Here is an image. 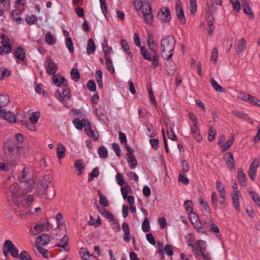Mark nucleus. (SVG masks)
Returning <instances> with one entry per match:
<instances>
[{"label": "nucleus", "instance_id": "1", "mask_svg": "<svg viewBox=\"0 0 260 260\" xmlns=\"http://www.w3.org/2000/svg\"><path fill=\"white\" fill-rule=\"evenodd\" d=\"M19 182H14L9 188L11 192L14 205L20 208H27L32 203L34 198L31 195L24 196L32 190L35 180L30 176V168L25 166L18 176Z\"/></svg>", "mask_w": 260, "mask_h": 260}, {"label": "nucleus", "instance_id": "2", "mask_svg": "<svg viewBox=\"0 0 260 260\" xmlns=\"http://www.w3.org/2000/svg\"><path fill=\"white\" fill-rule=\"evenodd\" d=\"M15 140H8L3 144V150L6 160L10 165L15 167L20 156H24V149L21 145L24 137L21 134L15 136Z\"/></svg>", "mask_w": 260, "mask_h": 260}, {"label": "nucleus", "instance_id": "3", "mask_svg": "<svg viewBox=\"0 0 260 260\" xmlns=\"http://www.w3.org/2000/svg\"><path fill=\"white\" fill-rule=\"evenodd\" d=\"M222 5L221 0H209L206 2L205 6L206 19L209 27L208 34L209 36H212L213 30L215 29L214 22L215 18L213 17V14L217 12L218 6Z\"/></svg>", "mask_w": 260, "mask_h": 260}, {"label": "nucleus", "instance_id": "4", "mask_svg": "<svg viewBox=\"0 0 260 260\" xmlns=\"http://www.w3.org/2000/svg\"><path fill=\"white\" fill-rule=\"evenodd\" d=\"M51 181L50 175H45L40 179L38 182V187L36 192L40 196L51 199L54 197L55 192L53 187L49 185Z\"/></svg>", "mask_w": 260, "mask_h": 260}, {"label": "nucleus", "instance_id": "5", "mask_svg": "<svg viewBox=\"0 0 260 260\" xmlns=\"http://www.w3.org/2000/svg\"><path fill=\"white\" fill-rule=\"evenodd\" d=\"M176 44L175 39L171 36H168L163 38L160 43L161 55L167 59H171Z\"/></svg>", "mask_w": 260, "mask_h": 260}, {"label": "nucleus", "instance_id": "6", "mask_svg": "<svg viewBox=\"0 0 260 260\" xmlns=\"http://www.w3.org/2000/svg\"><path fill=\"white\" fill-rule=\"evenodd\" d=\"M52 78L53 83L56 86L60 87L61 85H62L60 89H57L55 91V96L59 101L63 103L65 92V86L63 85L64 78L63 76H60L58 74H54Z\"/></svg>", "mask_w": 260, "mask_h": 260}, {"label": "nucleus", "instance_id": "7", "mask_svg": "<svg viewBox=\"0 0 260 260\" xmlns=\"http://www.w3.org/2000/svg\"><path fill=\"white\" fill-rule=\"evenodd\" d=\"M148 45L149 47V48L151 49V50L152 51V56H153V60L152 62L151 63V66L154 67V68H156V67L158 66L159 63L158 61V59L159 57L157 53V44L153 41L152 39H151V35H148Z\"/></svg>", "mask_w": 260, "mask_h": 260}, {"label": "nucleus", "instance_id": "8", "mask_svg": "<svg viewBox=\"0 0 260 260\" xmlns=\"http://www.w3.org/2000/svg\"><path fill=\"white\" fill-rule=\"evenodd\" d=\"M157 17L161 22H170L172 17L168 7H162L157 13Z\"/></svg>", "mask_w": 260, "mask_h": 260}, {"label": "nucleus", "instance_id": "9", "mask_svg": "<svg viewBox=\"0 0 260 260\" xmlns=\"http://www.w3.org/2000/svg\"><path fill=\"white\" fill-rule=\"evenodd\" d=\"M1 39L2 45L0 47V53L4 54L10 53L12 49L11 46L10 45V39L5 35L1 36Z\"/></svg>", "mask_w": 260, "mask_h": 260}, {"label": "nucleus", "instance_id": "10", "mask_svg": "<svg viewBox=\"0 0 260 260\" xmlns=\"http://www.w3.org/2000/svg\"><path fill=\"white\" fill-rule=\"evenodd\" d=\"M176 14L179 21L184 24L186 22V19L184 16V11L182 6V3L180 0H178L176 2Z\"/></svg>", "mask_w": 260, "mask_h": 260}, {"label": "nucleus", "instance_id": "11", "mask_svg": "<svg viewBox=\"0 0 260 260\" xmlns=\"http://www.w3.org/2000/svg\"><path fill=\"white\" fill-rule=\"evenodd\" d=\"M4 247H7L12 256L15 258L19 257V251L11 241L6 240L4 242Z\"/></svg>", "mask_w": 260, "mask_h": 260}, {"label": "nucleus", "instance_id": "12", "mask_svg": "<svg viewBox=\"0 0 260 260\" xmlns=\"http://www.w3.org/2000/svg\"><path fill=\"white\" fill-rule=\"evenodd\" d=\"M206 242L203 240H198L197 242V246H195L193 249V253L196 256H201V254L206 251Z\"/></svg>", "mask_w": 260, "mask_h": 260}, {"label": "nucleus", "instance_id": "13", "mask_svg": "<svg viewBox=\"0 0 260 260\" xmlns=\"http://www.w3.org/2000/svg\"><path fill=\"white\" fill-rule=\"evenodd\" d=\"M144 17L145 22L149 25H150L153 22V15L151 12V7L149 6L148 8L144 7L141 8Z\"/></svg>", "mask_w": 260, "mask_h": 260}, {"label": "nucleus", "instance_id": "14", "mask_svg": "<svg viewBox=\"0 0 260 260\" xmlns=\"http://www.w3.org/2000/svg\"><path fill=\"white\" fill-rule=\"evenodd\" d=\"M0 116L9 123L16 122V118L14 113L10 111L7 112L5 110L0 111Z\"/></svg>", "mask_w": 260, "mask_h": 260}, {"label": "nucleus", "instance_id": "15", "mask_svg": "<svg viewBox=\"0 0 260 260\" xmlns=\"http://www.w3.org/2000/svg\"><path fill=\"white\" fill-rule=\"evenodd\" d=\"M47 66H46V71L47 73L50 75L55 74L57 69V64L53 61V60L48 57L46 60Z\"/></svg>", "mask_w": 260, "mask_h": 260}, {"label": "nucleus", "instance_id": "16", "mask_svg": "<svg viewBox=\"0 0 260 260\" xmlns=\"http://www.w3.org/2000/svg\"><path fill=\"white\" fill-rule=\"evenodd\" d=\"M152 0H135L134 4L135 8L137 10H141V8L144 7L148 8L149 6H151L150 3Z\"/></svg>", "mask_w": 260, "mask_h": 260}, {"label": "nucleus", "instance_id": "17", "mask_svg": "<svg viewBox=\"0 0 260 260\" xmlns=\"http://www.w3.org/2000/svg\"><path fill=\"white\" fill-rule=\"evenodd\" d=\"M244 4H242V6L244 13L248 16L249 19H252L254 18V15L250 8L249 3L248 2H246L245 0L244 1Z\"/></svg>", "mask_w": 260, "mask_h": 260}, {"label": "nucleus", "instance_id": "18", "mask_svg": "<svg viewBox=\"0 0 260 260\" xmlns=\"http://www.w3.org/2000/svg\"><path fill=\"white\" fill-rule=\"evenodd\" d=\"M79 254L82 260H92V258L95 257L93 254L89 253L86 248L82 247L80 248Z\"/></svg>", "mask_w": 260, "mask_h": 260}, {"label": "nucleus", "instance_id": "19", "mask_svg": "<svg viewBox=\"0 0 260 260\" xmlns=\"http://www.w3.org/2000/svg\"><path fill=\"white\" fill-rule=\"evenodd\" d=\"M238 179L241 186L243 187L247 186V178L241 168L239 169L238 171Z\"/></svg>", "mask_w": 260, "mask_h": 260}, {"label": "nucleus", "instance_id": "20", "mask_svg": "<svg viewBox=\"0 0 260 260\" xmlns=\"http://www.w3.org/2000/svg\"><path fill=\"white\" fill-rule=\"evenodd\" d=\"M50 241V237L47 234H42L37 238V243L38 245H46Z\"/></svg>", "mask_w": 260, "mask_h": 260}, {"label": "nucleus", "instance_id": "21", "mask_svg": "<svg viewBox=\"0 0 260 260\" xmlns=\"http://www.w3.org/2000/svg\"><path fill=\"white\" fill-rule=\"evenodd\" d=\"M176 70V65L170 59H167L166 62V70L169 75H172L174 74Z\"/></svg>", "mask_w": 260, "mask_h": 260}, {"label": "nucleus", "instance_id": "22", "mask_svg": "<svg viewBox=\"0 0 260 260\" xmlns=\"http://www.w3.org/2000/svg\"><path fill=\"white\" fill-rule=\"evenodd\" d=\"M239 191L238 190H234V193L232 195L233 204L236 210L238 211H240L239 205Z\"/></svg>", "mask_w": 260, "mask_h": 260}, {"label": "nucleus", "instance_id": "23", "mask_svg": "<svg viewBox=\"0 0 260 260\" xmlns=\"http://www.w3.org/2000/svg\"><path fill=\"white\" fill-rule=\"evenodd\" d=\"M246 42L244 38L239 40L238 44L236 48V51L238 54H242L246 49Z\"/></svg>", "mask_w": 260, "mask_h": 260}, {"label": "nucleus", "instance_id": "24", "mask_svg": "<svg viewBox=\"0 0 260 260\" xmlns=\"http://www.w3.org/2000/svg\"><path fill=\"white\" fill-rule=\"evenodd\" d=\"M10 7V0H0V16L3 15L4 11L9 10Z\"/></svg>", "mask_w": 260, "mask_h": 260}, {"label": "nucleus", "instance_id": "25", "mask_svg": "<svg viewBox=\"0 0 260 260\" xmlns=\"http://www.w3.org/2000/svg\"><path fill=\"white\" fill-rule=\"evenodd\" d=\"M14 55L17 59L21 61H23L25 58V52L24 49L21 47H18L16 48Z\"/></svg>", "mask_w": 260, "mask_h": 260}, {"label": "nucleus", "instance_id": "26", "mask_svg": "<svg viewBox=\"0 0 260 260\" xmlns=\"http://www.w3.org/2000/svg\"><path fill=\"white\" fill-rule=\"evenodd\" d=\"M10 102V98L8 95H0V111L3 110L2 108L6 107Z\"/></svg>", "mask_w": 260, "mask_h": 260}, {"label": "nucleus", "instance_id": "27", "mask_svg": "<svg viewBox=\"0 0 260 260\" xmlns=\"http://www.w3.org/2000/svg\"><path fill=\"white\" fill-rule=\"evenodd\" d=\"M84 131L87 135L90 137L92 138L94 141H96L98 139V136L96 135L93 129H91L90 124H85Z\"/></svg>", "mask_w": 260, "mask_h": 260}, {"label": "nucleus", "instance_id": "28", "mask_svg": "<svg viewBox=\"0 0 260 260\" xmlns=\"http://www.w3.org/2000/svg\"><path fill=\"white\" fill-rule=\"evenodd\" d=\"M192 223L194 228L199 232L203 234H206L207 231L206 230V227L203 225V224H202L199 219L196 220V221Z\"/></svg>", "mask_w": 260, "mask_h": 260}, {"label": "nucleus", "instance_id": "29", "mask_svg": "<svg viewBox=\"0 0 260 260\" xmlns=\"http://www.w3.org/2000/svg\"><path fill=\"white\" fill-rule=\"evenodd\" d=\"M95 50V45L92 39H89L87 42V53L88 55L93 54Z\"/></svg>", "mask_w": 260, "mask_h": 260}, {"label": "nucleus", "instance_id": "30", "mask_svg": "<svg viewBox=\"0 0 260 260\" xmlns=\"http://www.w3.org/2000/svg\"><path fill=\"white\" fill-rule=\"evenodd\" d=\"M45 42L50 45H53L56 43V39L51 32H47L45 38Z\"/></svg>", "mask_w": 260, "mask_h": 260}, {"label": "nucleus", "instance_id": "31", "mask_svg": "<svg viewBox=\"0 0 260 260\" xmlns=\"http://www.w3.org/2000/svg\"><path fill=\"white\" fill-rule=\"evenodd\" d=\"M141 53L142 55L143 56V58L146 60H148L149 61H151V63L152 62L153 60V56L152 54L151 55L150 53H149L147 52V49L144 47L142 46L141 47Z\"/></svg>", "mask_w": 260, "mask_h": 260}, {"label": "nucleus", "instance_id": "32", "mask_svg": "<svg viewBox=\"0 0 260 260\" xmlns=\"http://www.w3.org/2000/svg\"><path fill=\"white\" fill-rule=\"evenodd\" d=\"M98 193L100 198V204L104 207H108L109 206V202L106 197L102 193L100 190L98 191Z\"/></svg>", "mask_w": 260, "mask_h": 260}, {"label": "nucleus", "instance_id": "33", "mask_svg": "<svg viewBox=\"0 0 260 260\" xmlns=\"http://www.w3.org/2000/svg\"><path fill=\"white\" fill-rule=\"evenodd\" d=\"M210 83L213 88L217 91L221 92H224L225 91V89L220 86L213 78L210 79Z\"/></svg>", "mask_w": 260, "mask_h": 260}, {"label": "nucleus", "instance_id": "34", "mask_svg": "<svg viewBox=\"0 0 260 260\" xmlns=\"http://www.w3.org/2000/svg\"><path fill=\"white\" fill-rule=\"evenodd\" d=\"M55 220L57 222V228L61 229L63 226L64 222L63 220V215L60 213H58L55 217Z\"/></svg>", "mask_w": 260, "mask_h": 260}, {"label": "nucleus", "instance_id": "35", "mask_svg": "<svg viewBox=\"0 0 260 260\" xmlns=\"http://www.w3.org/2000/svg\"><path fill=\"white\" fill-rule=\"evenodd\" d=\"M65 154V148L64 146L60 143H58L57 148V154L58 159H60L64 157Z\"/></svg>", "mask_w": 260, "mask_h": 260}, {"label": "nucleus", "instance_id": "36", "mask_svg": "<svg viewBox=\"0 0 260 260\" xmlns=\"http://www.w3.org/2000/svg\"><path fill=\"white\" fill-rule=\"evenodd\" d=\"M126 155L128 156L127 161L130 165L131 169H134L137 165V161L134 155H129L127 153Z\"/></svg>", "mask_w": 260, "mask_h": 260}, {"label": "nucleus", "instance_id": "37", "mask_svg": "<svg viewBox=\"0 0 260 260\" xmlns=\"http://www.w3.org/2000/svg\"><path fill=\"white\" fill-rule=\"evenodd\" d=\"M232 113L234 115L237 116L238 117L241 119L247 121H249L250 119V118L249 117L248 115L247 114L241 113L237 110L233 111Z\"/></svg>", "mask_w": 260, "mask_h": 260}, {"label": "nucleus", "instance_id": "38", "mask_svg": "<svg viewBox=\"0 0 260 260\" xmlns=\"http://www.w3.org/2000/svg\"><path fill=\"white\" fill-rule=\"evenodd\" d=\"M75 166L78 170V173H77L78 175L81 174L83 172L85 169V166L83 165L82 160H77L75 162Z\"/></svg>", "mask_w": 260, "mask_h": 260}, {"label": "nucleus", "instance_id": "39", "mask_svg": "<svg viewBox=\"0 0 260 260\" xmlns=\"http://www.w3.org/2000/svg\"><path fill=\"white\" fill-rule=\"evenodd\" d=\"M11 17L16 21L17 24H21L23 22V19L19 16V13L16 10H13L11 14Z\"/></svg>", "mask_w": 260, "mask_h": 260}, {"label": "nucleus", "instance_id": "40", "mask_svg": "<svg viewBox=\"0 0 260 260\" xmlns=\"http://www.w3.org/2000/svg\"><path fill=\"white\" fill-rule=\"evenodd\" d=\"M101 214L102 215H103L104 217L110 219L111 221H112L114 224H117L119 225L117 220H115L114 215H113V214L111 213V212L107 211L106 209H105V212H102L101 213Z\"/></svg>", "mask_w": 260, "mask_h": 260}, {"label": "nucleus", "instance_id": "41", "mask_svg": "<svg viewBox=\"0 0 260 260\" xmlns=\"http://www.w3.org/2000/svg\"><path fill=\"white\" fill-rule=\"evenodd\" d=\"M71 78L75 81L77 82L79 80L80 75L77 69H72L71 72Z\"/></svg>", "mask_w": 260, "mask_h": 260}, {"label": "nucleus", "instance_id": "42", "mask_svg": "<svg viewBox=\"0 0 260 260\" xmlns=\"http://www.w3.org/2000/svg\"><path fill=\"white\" fill-rule=\"evenodd\" d=\"M234 137L233 135H231L229 140L227 141L224 144L221 145V147L223 151H225L228 149L233 144L234 141Z\"/></svg>", "mask_w": 260, "mask_h": 260}, {"label": "nucleus", "instance_id": "43", "mask_svg": "<svg viewBox=\"0 0 260 260\" xmlns=\"http://www.w3.org/2000/svg\"><path fill=\"white\" fill-rule=\"evenodd\" d=\"M40 116V114L39 112H32L29 116V122H31L32 123H37L38 121Z\"/></svg>", "mask_w": 260, "mask_h": 260}, {"label": "nucleus", "instance_id": "44", "mask_svg": "<svg viewBox=\"0 0 260 260\" xmlns=\"http://www.w3.org/2000/svg\"><path fill=\"white\" fill-rule=\"evenodd\" d=\"M36 248L38 251L45 258H48L50 254L49 251L47 249H45L42 246L39 245H37Z\"/></svg>", "mask_w": 260, "mask_h": 260}, {"label": "nucleus", "instance_id": "45", "mask_svg": "<svg viewBox=\"0 0 260 260\" xmlns=\"http://www.w3.org/2000/svg\"><path fill=\"white\" fill-rule=\"evenodd\" d=\"M66 47L68 49L71 53L74 52V47L72 39L70 37L66 38Z\"/></svg>", "mask_w": 260, "mask_h": 260}, {"label": "nucleus", "instance_id": "46", "mask_svg": "<svg viewBox=\"0 0 260 260\" xmlns=\"http://www.w3.org/2000/svg\"><path fill=\"white\" fill-rule=\"evenodd\" d=\"M249 194L251 195V198L255 204L260 207V197L258 194L254 191H250Z\"/></svg>", "mask_w": 260, "mask_h": 260}, {"label": "nucleus", "instance_id": "47", "mask_svg": "<svg viewBox=\"0 0 260 260\" xmlns=\"http://www.w3.org/2000/svg\"><path fill=\"white\" fill-rule=\"evenodd\" d=\"M102 47L104 56L105 57H107V56L109 55L111 51H112V49L111 47L108 46L106 40H105V43L102 44Z\"/></svg>", "mask_w": 260, "mask_h": 260}, {"label": "nucleus", "instance_id": "48", "mask_svg": "<svg viewBox=\"0 0 260 260\" xmlns=\"http://www.w3.org/2000/svg\"><path fill=\"white\" fill-rule=\"evenodd\" d=\"M98 152L102 158H106L108 156V151L104 146H101L98 149Z\"/></svg>", "mask_w": 260, "mask_h": 260}, {"label": "nucleus", "instance_id": "49", "mask_svg": "<svg viewBox=\"0 0 260 260\" xmlns=\"http://www.w3.org/2000/svg\"><path fill=\"white\" fill-rule=\"evenodd\" d=\"M11 74L10 72L5 68H0V80H3L5 77H8Z\"/></svg>", "mask_w": 260, "mask_h": 260}, {"label": "nucleus", "instance_id": "50", "mask_svg": "<svg viewBox=\"0 0 260 260\" xmlns=\"http://www.w3.org/2000/svg\"><path fill=\"white\" fill-rule=\"evenodd\" d=\"M215 134H216L215 129H214L213 126H210L209 127V131H208V141L210 142L213 141L215 138Z\"/></svg>", "mask_w": 260, "mask_h": 260}, {"label": "nucleus", "instance_id": "51", "mask_svg": "<svg viewBox=\"0 0 260 260\" xmlns=\"http://www.w3.org/2000/svg\"><path fill=\"white\" fill-rule=\"evenodd\" d=\"M121 45L125 52H126L128 55L132 56V53L129 51V45L125 40L122 39L121 40Z\"/></svg>", "mask_w": 260, "mask_h": 260}, {"label": "nucleus", "instance_id": "52", "mask_svg": "<svg viewBox=\"0 0 260 260\" xmlns=\"http://www.w3.org/2000/svg\"><path fill=\"white\" fill-rule=\"evenodd\" d=\"M182 170L180 173L182 174H185L189 171V165L188 162L185 160H183L181 162Z\"/></svg>", "mask_w": 260, "mask_h": 260}, {"label": "nucleus", "instance_id": "53", "mask_svg": "<svg viewBox=\"0 0 260 260\" xmlns=\"http://www.w3.org/2000/svg\"><path fill=\"white\" fill-rule=\"evenodd\" d=\"M189 5L190 13L192 15H195L197 7L196 0H189Z\"/></svg>", "mask_w": 260, "mask_h": 260}, {"label": "nucleus", "instance_id": "54", "mask_svg": "<svg viewBox=\"0 0 260 260\" xmlns=\"http://www.w3.org/2000/svg\"><path fill=\"white\" fill-rule=\"evenodd\" d=\"M20 260H32L29 254L26 251L23 250L18 257Z\"/></svg>", "mask_w": 260, "mask_h": 260}, {"label": "nucleus", "instance_id": "55", "mask_svg": "<svg viewBox=\"0 0 260 260\" xmlns=\"http://www.w3.org/2000/svg\"><path fill=\"white\" fill-rule=\"evenodd\" d=\"M73 123L76 128L78 129H82L83 126L85 127L86 123H83V122H81V121L79 119H75L73 121Z\"/></svg>", "mask_w": 260, "mask_h": 260}, {"label": "nucleus", "instance_id": "56", "mask_svg": "<svg viewBox=\"0 0 260 260\" xmlns=\"http://www.w3.org/2000/svg\"><path fill=\"white\" fill-rule=\"evenodd\" d=\"M257 169H255V167H250L249 171H248V175L250 178V179L254 181L255 179V176L256 174Z\"/></svg>", "mask_w": 260, "mask_h": 260}, {"label": "nucleus", "instance_id": "57", "mask_svg": "<svg viewBox=\"0 0 260 260\" xmlns=\"http://www.w3.org/2000/svg\"><path fill=\"white\" fill-rule=\"evenodd\" d=\"M142 230L144 232H148L150 231V226L148 218L146 217L142 223Z\"/></svg>", "mask_w": 260, "mask_h": 260}, {"label": "nucleus", "instance_id": "58", "mask_svg": "<svg viewBox=\"0 0 260 260\" xmlns=\"http://www.w3.org/2000/svg\"><path fill=\"white\" fill-rule=\"evenodd\" d=\"M185 209L189 212H191L193 209V203L191 201L186 200L184 203Z\"/></svg>", "mask_w": 260, "mask_h": 260}, {"label": "nucleus", "instance_id": "59", "mask_svg": "<svg viewBox=\"0 0 260 260\" xmlns=\"http://www.w3.org/2000/svg\"><path fill=\"white\" fill-rule=\"evenodd\" d=\"M37 18L35 15L27 16L25 18L26 21L29 25L34 24L37 21Z\"/></svg>", "mask_w": 260, "mask_h": 260}, {"label": "nucleus", "instance_id": "60", "mask_svg": "<svg viewBox=\"0 0 260 260\" xmlns=\"http://www.w3.org/2000/svg\"><path fill=\"white\" fill-rule=\"evenodd\" d=\"M164 251L168 256H172L173 254V247L170 244H167L165 246Z\"/></svg>", "mask_w": 260, "mask_h": 260}, {"label": "nucleus", "instance_id": "61", "mask_svg": "<svg viewBox=\"0 0 260 260\" xmlns=\"http://www.w3.org/2000/svg\"><path fill=\"white\" fill-rule=\"evenodd\" d=\"M184 175L185 174L180 173L178 176V181L181 182L185 185H187L189 183V180L184 176Z\"/></svg>", "mask_w": 260, "mask_h": 260}, {"label": "nucleus", "instance_id": "62", "mask_svg": "<svg viewBox=\"0 0 260 260\" xmlns=\"http://www.w3.org/2000/svg\"><path fill=\"white\" fill-rule=\"evenodd\" d=\"M217 57L218 50L216 48H214L212 52L211 60L214 61V64H215L217 62Z\"/></svg>", "mask_w": 260, "mask_h": 260}, {"label": "nucleus", "instance_id": "63", "mask_svg": "<svg viewBox=\"0 0 260 260\" xmlns=\"http://www.w3.org/2000/svg\"><path fill=\"white\" fill-rule=\"evenodd\" d=\"M230 1L233 4L235 10L238 12L241 10V5L239 0H230Z\"/></svg>", "mask_w": 260, "mask_h": 260}, {"label": "nucleus", "instance_id": "64", "mask_svg": "<svg viewBox=\"0 0 260 260\" xmlns=\"http://www.w3.org/2000/svg\"><path fill=\"white\" fill-rule=\"evenodd\" d=\"M248 102L254 105H256L260 107V101L252 95H250Z\"/></svg>", "mask_w": 260, "mask_h": 260}]
</instances>
